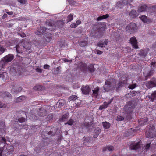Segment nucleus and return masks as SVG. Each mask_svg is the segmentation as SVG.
Returning <instances> with one entry per match:
<instances>
[{"label":"nucleus","instance_id":"43","mask_svg":"<svg viewBox=\"0 0 156 156\" xmlns=\"http://www.w3.org/2000/svg\"><path fill=\"white\" fill-rule=\"evenodd\" d=\"M74 122V121L72 119H70L67 123H65V125L68 124L69 125H72Z\"/></svg>","mask_w":156,"mask_h":156},{"label":"nucleus","instance_id":"27","mask_svg":"<svg viewBox=\"0 0 156 156\" xmlns=\"http://www.w3.org/2000/svg\"><path fill=\"white\" fill-rule=\"evenodd\" d=\"M100 129L99 128H97L94 131V137L96 138L100 133Z\"/></svg>","mask_w":156,"mask_h":156},{"label":"nucleus","instance_id":"22","mask_svg":"<svg viewBox=\"0 0 156 156\" xmlns=\"http://www.w3.org/2000/svg\"><path fill=\"white\" fill-rule=\"evenodd\" d=\"M99 90V89L98 87L94 88V89L92 90V96H95V97H96L98 96Z\"/></svg>","mask_w":156,"mask_h":156},{"label":"nucleus","instance_id":"3","mask_svg":"<svg viewBox=\"0 0 156 156\" xmlns=\"http://www.w3.org/2000/svg\"><path fill=\"white\" fill-rule=\"evenodd\" d=\"M140 142L137 143L133 142L130 144V148L131 150H136L138 152L144 151V152L148 151L150 147V143H148L144 145L141 148L140 147Z\"/></svg>","mask_w":156,"mask_h":156},{"label":"nucleus","instance_id":"12","mask_svg":"<svg viewBox=\"0 0 156 156\" xmlns=\"http://www.w3.org/2000/svg\"><path fill=\"white\" fill-rule=\"evenodd\" d=\"M130 41L134 48L135 49L138 48L137 40L135 37H133L130 38Z\"/></svg>","mask_w":156,"mask_h":156},{"label":"nucleus","instance_id":"19","mask_svg":"<svg viewBox=\"0 0 156 156\" xmlns=\"http://www.w3.org/2000/svg\"><path fill=\"white\" fill-rule=\"evenodd\" d=\"M148 97L152 101H153L154 100H156V90L152 93L151 95H149Z\"/></svg>","mask_w":156,"mask_h":156},{"label":"nucleus","instance_id":"47","mask_svg":"<svg viewBox=\"0 0 156 156\" xmlns=\"http://www.w3.org/2000/svg\"><path fill=\"white\" fill-rule=\"evenodd\" d=\"M18 120L19 122L22 123L25 121V119L23 117H21L19 118Z\"/></svg>","mask_w":156,"mask_h":156},{"label":"nucleus","instance_id":"45","mask_svg":"<svg viewBox=\"0 0 156 156\" xmlns=\"http://www.w3.org/2000/svg\"><path fill=\"white\" fill-rule=\"evenodd\" d=\"M55 132L56 130H54L53 131L50 130V131L48 132L47 134L49 135L52 136L55 134Z\"/></svg>","mask_w":156,"mask_h":156},{"label":"nucleus","instance_id":"40","mask_svg":"<svg viewBox=\"0 0 156 156\" xmlns=\"http://www.w3.org/2000/svg\"><path fill=\"white\" fill-rule=\"evenodd\" d=\"M121 80L122 81H120L119 83L118 84L119 87L120 86H122V84H124L126 83L127 80L126 79H125V80H123L122 78Z\"/></svg>","mask_w":156,"mask_h":156},{"label":"nucleus","instance_id":"2","mask_svg":"<svg viewBox=\"0 0 156 156\" xmlns=\"http://www.w3.org/2000/svg\"><path fill=\"white\" fill-rule=\"evenodd\" d=\"M31 48V44L30 43L23 41L16 46V50L17 53H22L25 52L27 54L29 53L30 52Z\"/></svg>","mask_w":156,"mask_h":156},{"label":"nucleus","instance_id":"7","mask_svg":"<svg viewBox=\"0 0 156 156\" xmlns=\"http://www.w3.org/2000/svg\"><path fill=\"white\" fill-rule=\"evenodd\" d=\"M136 26L134 23H132L127 26L126 30V31L129 33L133 32L136 30Z\"/></svg>","mask_w":156,"mask_h":156},{"label":"nucleus","instance_id":"39","mask_svg":"<svg viewBox=\"0 0 156 156\" xmlns=\"http://www.w3.org/2000/svg\"><path fill=\"white\" fill-rule=\"evenodd\" d=\"M90 123L86 122H84L82 125V127L83 128H88L90 126Z\"/></svg>","mask_w":156,"mask_h":156},{"label":"nucleus","instance_id":"6","mask_svg":"<svg viewBox=\"0 0 156 156\" xmlns=\"http://www.w3.org/2000/svg\"><path fill=\"white\" fill-rule=\"evenodd\" d=\"M14 58V56L12 54H9L2 59L1 61V63L2 64V66H3V64L4 65L5 64L8 63V62L11 61Z\"/></svg>","mask_w":156,"mask_h":156},{"label":"nucleus","instance_id":"20","mask_svg":"<svg viewBox=\"0 0 156 156\" xmlns=\"http://www.w3.org/2000/svg\"><path fill=\"white\" fill-rule=\"evenodd\" d=\"M47 114V112L45 110L41 109L38 113V115L40 117H44Z\"/></svg>","mask_w":156,"mask_h":156},{"label":"nucleus","instance_id":"10","mask_svg":"<svg viewBox=\"0 0 156 156\" xmlns=\"http://www.w3.org/2000/svg\"><path fill=\"white\" fill-rule=\"evenodd\" d=\"M46 25L51 28H49V30L51 31L54 30L55 28V22L52 20H50L46 21Z\"/></svg>","mask_w":156,"mask_h":156},{"label":"nucleus","instance_id":"63","mask_svg":"<svg viewBox=\"0 0 156 156\" xmlns=\"http://www.w3.org/2000/svg\"><path fill=\"white\" fill-rule=\"evenodd\" d=\"M156 63L155 62H152L151 63V65L153 66H155V65H156Z\"/></svg>","mask_w":156,"mask_h":156},{"label":"nucleus","instance_id":"54","mask_svg":"<svg viewBox=\"0 0 156 156\" xmlns=\"http://www.w3.org/2000/svg\"><path fill=\"white\" fill-rule=\"evenodd\" d=\"M4 94L6 96H7V97H10L11 96V94L9 93V92H4Z\"/></svg>","mask_w":156,"mask_h":156},{"label":"nucleus","instance_id":"58","mask_svg":"<svg viewBox=\"0 0 156 156\" xmlns=\"http://www.w3.org/2000/svg\"><path fill=\"white\" fill-rule=\"evenodd\" d=\"M96 53L100 55L102 53V52L101 51L98 50L96 51Z\"/></svg>","mask_w":156,"mask_h":156},{"label":"nucleus","instance_id":"60","mask_svg":"<svg viewBox=\"0 0 156 156\" xmlns=\"http://www.w3.org/2000/svg\"><path fill=\"white\" fill-rule=\"evenodd\" d=\"M7 16V14H4L3 16L2 17V19H5L6 18Z\"/></svg>","mask_w":156,"mask_h":156},{"label":"nucleus","instance_id":"11","mask_svg":"<svg viewBox=\"0 0 156 156\" xmlns=\"http://www.w3.org/2000/svg\"><path fill=\"white\" fill-rule=\"evenodd\" d=\"M136 132V130L133 128H131L128 130L125 134V136H129L132 137L134 134Z\"/></svg>","mask_w":156,"mask_h":156},{"label":"nucleus","instance_id":"42","mask_svg":"<svg viewBox=\"0 0 156 156\" xmlns=\"http://www.w3.org/2000/svg\"><path fill=\"white\" fill-rule=\"evenodd\" d=\"M7 74L5 72H4L0 74V78L2 77L3 79L7 78Z\"/></svg>","mask_w":156,"mask_h":156},{"label":"nucleus","instance_id":"53","mask_svg":"<svg viewBox=\"0 0 156 156\" xmlns=\"http://www.w3.org/2000/svg\"><path fill=\"white\" fill-rule=\"evenodd\" d=\"M36 71L38 73H41L42 72V69H41L39 68H37L36 69Z\"/></svg>","mask_w":156,"mask_h":156},{"label":"nucleus","instance_id":"1","mask_svg":"<svg viewBox=\"0 0 156 156\" xmlns=\"http://www.w3.org/2000/svg\"><path fill=\"white\" fill-rule=\"evenodd\" d=\"M2 140L5 144L3 147L0 148V156H7L12 154L14 151L13 147L6 143V140L4 137H2Z\"/></svg>","mask_w":156,"mask_h":156},{"label":"nucleus","instance_id":"17","mask_svg":"<svg viewBox=\"0 0 156 156\" xmlns=\"http://www.w3.org/2000/svg\"><path fill=\"white\" fill-rule=\"evenodd\" d=\"M69 113L68 112L65 114L59 119L60 122H62L67 121L69 117Z\"/></svg>","mask_w":156,"mask_h":156},{"label":"nucleus","instance_id":"16","mask_svg":"<svg viewBox=\"0 0 156 156\" xmlns=\"http://www.w3.org/2000/svg\"><path fill=\"white\" fill-rule=\"evenodd\" d=\"M148 121V119L147 117H144V118L140 119L139 120L138 122L140 126H143L146 124Z\"/></svg>","mask_w":156,"mask_h":156},{"label":"nucleus","instance_id":"51","mask_svg":"<svg viewBox=\"0 0 156 156\" xmlns=\"http://www.w3.org/2000/svg\"><path fill=\"white\" fill-rule=\"evenodd\" d=\"M17 1L21 4H24L26 3L27 0H17Z\"/></svg>","mask_w":156,"mask_h":156},{"label":"nucleus","instance_id":"37","mask_svg":"<svg viewBox=\"0 0 156 156\" xmlns=\"http://www.w3.org/2000/svg\"><path fill=\"white\" fill-rule=\"evenodd\" d=\"M103 127L106 129H108L109 128L110 126V124L108 122H105L102 123Z\"/></svg>","mask_w":156,"mask_h":156},{"label":"nucleus","instance_id":"52","mask_svg":"<svg viewBox=\"0 0 156 156\" xmlns=\"http://www.w3.org/2000/svg\"><path fill=\"white\" fill-rule=\"evenodd\" d=\"M135 87V85L132 84L129 85L128 87V88H129V89H134Z\"/></svg>","mask_w":156,"mask_h":156},{"label":"nucleus","instance_id":"18","mask_svg":"<svg viewBox=\"0 0 156 156\" xmlns=\"http://www.w3.org/2000/svg\"><path fill=\"white\" fill-rule=\"evenodd\" d=\"M43 145V142L41 143L39 145L37 146L35 149V151L37 153L40 152L41 151L42 148L44 147Z\"/></svg>","mask_w":156,"mask_h":156},{"label":"nucleus","instance_id":"46","mask_svg":"<svg viewBox=\"0 0 156 156\" xmlns=\"http://www.w3.org/2000/svg\"><path fill=\"white\" fill-rule=\"evenodd\" d=\"M53 118V115H49L46 118L47 121H50L52 120Z\"/></svg>","mask_w":156,"mask_h":156},{"label":"nucleus","instance_id":"57","mask_svg":"<svg viewBox=\"0 0 156 156\" xmlns=\"http://www.w3.org/2000/svg\"><path fill=\"white\" fill-rule=\"evenodd\" d=\"M76 85H73V87L75 88H77L80 87V85H78L77 83L76 84Z\"/></svg>","mask_w":156,"mask_h":156},{"label":"nucleus","instance_id":"15","mask_svg":"<svg viewBox=\"0 0 156 156\" xmlns=\"http://www.w3.org/2000/svg\"><path fill=\"white\" fill-rule=\"evenodd\" d=\"M113 100V98L111 99V100L108 102H104L103 104L100 106L99 109L101 110L103 109L107 108L108 105L111 103Z\"/></svg>","mask_w":156,"mask_h":156},{"label":"nucleus","instance_id":"56","mask_svg":"<svg viewBox=\"0 0 156 156\" xmlns=\"http://www.w3.org/2000/svg\"><path fill=\"white\" fill-rule=\"evenodd\" d=\"M50 67V66L49 65L47 64H45L44 66V68L45 69H48Z\"/></svg>","mask_w":156,"mask_h":156},{"label":"nucleus","instance_id":"64","mask_svg":"<svg viewBox=\"0 0 156 156\" xmlns=\"http://www.w3.org/2000/svg\"><path fill=\"white\" fill-rule=\"evenodd\" d=\"M90 71H91V72H93L94 71V67L93 66H92L91 68L90 69Z\"/></svg>","mask_w":156,"mask_h":156},{"label":"nucleus","instance_id":"31","mask_svg":"<svg viewBox=\"0 0 156 156\" xmlns=\"http://www.w3.org/2000/svg\"><path fill=\"white\" fill-rule=\"evenodd\" d=\"M107 41L105 40L103 43H101L100 42L98 43V46L101 48L105 47V45H107Z\"/></svg>","mask_w":156,"mask_h":156},{"label":"nucleus","instance_id":"33","mask_svg":"<svg viewBox=\"0 0 156 156\" xmlns=\"http://www.w3.org/2000/svg\"><path fill=\"white\" fill-rule=\"evenodd\" d=\"M109 16L108 14H106L105 15H103L102 16H100L99 17L97 18V20H102L103 19H105L108 17Z\"/></svg>","mask_w":156,"mask_h":156},{"label":"nucleus","instance_id":"62","mask_svg":"<svg viewBox=\"0 0 156 156\" xmlns=\"http://www.w3.org/2000/svg\"><path fill=\"white\" fill-rule=\"evenodd\" d=\"M63 59L64 61L65 62H71V60H69L68 59L66 58H64Z\"/></svg>","mask_w":156,"mask_h":156},{"label":"nucleus","instance_id":"29","mask_svg":"<svg viewBox=\"0 0 156 156\" xmlns=\"http://www.w3.org/2000/svg\"><path fill=\"white\" fill-rule=\"evenodd\" d=\"M146 137L149 138H152L154 136L153 133L149 131H146Z\"/></svg>","mask_w":156,"mask_h":156},{"label":"nucleus","instance_id":"13","mask_svg":"<svg viewBox=\"0 0 156 156\" xmlns=\"http://www.w3.org/2000/svg\"><path fill=\"white\" fill-rule=\"evenodd\" d=\"M132 0H122V2H118L117 3V6L119 8L122 7V6L124 5H126L127 4L131 2Z\"/></svg>","mask_w":156,"mask_h":156},{"label":"nucleus","instance_id":"4","mask_svg":"<svg viewBox=\"0 0 156 156\" xmlns=\"http://www.w3.org/2000/svg\"><path fill=\"white\" fill-rule=\"evenodd\" d=\"M124 109L125 110V115L124 114V117L120 115H118L116 119L117 121H122L124 120V117H125L127 119L130 118L131 112L133 111L132 108L129 106L127 105L124 106Z\"/></svg>","mask_w":156,"mask_h":156},{"label":"nucleus","instance_id":"59","mask_svg":"<svg viewBox=\"0 0 156 156\" xmlns=\"http://www.w3.org/2000/svg\"><path fill=\"white\" fill-rule=\"evenodd\" d=\"M6 13L9 15H12L13 14V12L12 11L7 12L6 11Z\"/></svg>","mask_w":156,"mask_h":156},{"label":"nucleus","instance_id":"35","mask_svg":"<svg viewBox=\"0 0 156 156\" xmlns=\"http://www.w3.org/2000/svg\"><path fill=\"white\" fill-rule=\"evenodd\" d=\"M25 98H26L25 96H21L17 98L16 102H21L25 100Z\"/></svg>","mask_w":156,"mask_h":156},{"label":"nucleus","instance_id":"36","mask_svg":"<svg viewBox=\"0 0 156 156\" xmlns=\"http://www.w3.org/2000/svg\"><path fill=\"white\" fill-rule=\"evenodd\" d=\"M147 50H142L140 53V55L142 57H145L147 54Z\"/></svg>","mask_w":156,"mask_h":156},{"label":"nucleus","instance_id":"28","mask_svg":"<svg viewBox=\"0 0 156 156\" xmlns=\"http://www.w3.org/2000/svg\"><path fill=\"white\" fill-rule=\"evenodd\" d=\"M65 101L64 100L61 99L59 100L57 102L56 105H58V107H60L61 106L64 105Z\"/></svg>","mask_w":156,"mask_h":156},{"label":"nucleus","instance_id":"21","mask_svg":"<svg viewBox=\"0 0 156 156\" xmlns=\"http://www.w3.org/2000/svg\"><path fill=\"white\" fill-rule=\"evenodd\" d=\"M87 38H85L79 42V45L81 47L86 46L87 44Z\"/></svg>","mask_w":156,"mask_h":156},{"label":"nucleus","instance_id":"9","mask_svg":"<svg viewBox=\"0 0 156 156\" xmlns=\"http://www.w3.org/2000/svg\"><path fill=\"white\" fill-rule=\"evenodd\" d=\"M46 30V28L45 27L43 26H40L37 29L35 34L36 35L41 37L43 34L45 32Z\"/></svg>","mask_w":156,"mask_h":156},{"label":"nucleus","instance_id":"26","mask_svg":"<svg viewBox=\"0 0 156 156\" xmlns=\"http://www.w3.org/2000/svg\"><path fill=\"white\" fill-rule=\"evenodd\" d=\"M22 90V88L21 87H19L17 88V89H15V88L13 87L12 89V92L14 93H18L20 92Z\"/></svg>","mask_w":156,"mask_h":156},{"label":"nucleus","instance_id":"41","mask_svg":"<svg viewBox=\"0 0 156 156\" xmlns=\"http://www.w3.org/2000/svg\"><path fill=\"white\" fill-rule=\"evenodd\" d=\"M73 19V15L70 14L69 15L67 16V23L70 22Z\"/></svg>","mask_w":156,"mask_h":156},{"label":"nucleus","instance_id":"30","mask_svg":"<svg viewBox=\"0 0 156 156\" xmlns=\"http://www.w3.org/2000/svg\"><path fill=\"white\" fill-rule=\"evenodd\" d=\"M45 37L47 38L46 39L47 42H49L51 40L52 38L51 33H49L48 34H45Z\"/></svg>","mask_w":156,"mask_h":156},{"label":"nucleus","instance_id":"50","mask_svg":"<svg viewBox=\"0 0 156 156\" xmlns=\"http://www.w3.org/2000/svg\"><path fill=\"white\" fill-rule=\"evenodd\" d=\"M6 104H4L2 102H0V108H4L6 107Z\"/></svg>","mask_w":156,"mask_h":156},{"label":"nucleus","instance_id":"49","mask_svg":"<svg viewBox=\"0 0 156 156\" xmlns=\"http://www.w3.org/2000/svg\"><path fill=\"white\" fill-rule=\"evenodd\" d=\"M19 35L21 36L22 37H26V34L23 32H21L18 33Z\"/></svg>","mask_w":156,"mask_h":156},{"label":"nucleus","instance_id":"24","mask_svg":"<svg viewBox=\"0 0 156 156\" xmlns=\"http://www.w3.org/2000/svg\"><path fill=\"white\" fill-rule=\"evenodd\" d=\"M147 6L146 5H141L138 8V11L139 12H141L145 11L147 9Z\"/></svg>","mask_w":156,"mask_h":156},{"label":"nucleus","instance_id":"32","mask_svg":"<svg viewBox=\"0 0 156 156\" xmlns=\"http://www.w3.org/2000/svg\"><path fill=\"white\" fill-rule=\"evenodd\" d=\"M141 20L144 22L147 23L148 21L147 17L145 15H142L140 17Z\"/></svg>","mask_w":156,"mask_h":156},{"label":"nucleus","instance_id":"55","mask_svg":"<svg viewBox=\"0 0 156 156\" xmlns=\"http://www.w3.org/2000/svg\"><path fill=\"white\" fill-rule=\"evenodd\" d=\"M152 48L154 51L156 50V42L155 44L153 45L152 47Z\"/></svg>","mask_w":156,"mask_h":156},{"label":"nucleus","instance_id":"8","mask_svg":"<svg viewBox=\"0 0 156 156\" xmlns=\"http://www.w3.org/2000/svg\"><path fill=\"white\" fill-rule=\"evenodd\" d=\"M145 85L148 88L156 86V79L153 78L151 81L147 82L146 83Z\"/></svg>","mask_w":156,"mask_h":156},{"label":"nucleus","instance_id":"25","mask_svg":"<svg viewBox=\"0 0 156 156\" xmlns=\"http://www.w3.org/2000/svg\"><path fill=\"white\" fill-rule=\"evenodd\" d=\"M129 15L131 18L135 17L136 16V12L135 10H132L130 12H129Z\"/></svg>","mask_w":156,"mask_h":156},{"label":"nucleus","instance_id":"48","mask_svg":"<svg viewBox=\"0 0 156 156\" xmlns=\"http://www.w3.org/2000/svg\"><path fill=\"white\" fill-rule=\"evenodd\" d=\"M5 50H6V49H5L2 46H0V52H1V53H0V55L4 53Z\"/></svg>","mask_w":156,"mask_h":156},{"label":"nucleus","instance_id":"5","mask_svg":"<svg viewBox=\"0 0 156 156\" xmlns=\"http://www.w3.org/2000/svg\"><path fill=\"white\" fill-rule=\"evenodd\" d=\"M116 82L115 80L114 79H109L106 80L105 81L104 89L106 91H108L109 90L113 89L115 87Z\"/></svg>","mask_w":156,"mask_h":156},{"label":"nucleus","instance_id":"61","mask_svg":"<svg viewBox=\"0 0 156 156\" xmlns=\"http://www.w3.org/2000/svg\"><path fill=\"white\" fill-rule=\"evenodd\" d=\"M130 95L132 96H133L135 95V94L136 93V92L134 91H133L131 93Z\"/></svg>","mask_w":156,"mask_h":156},{"label":"nucleus","instance_id":"23","mask_svg":"<svg viewBox=\"0 0 156 156\" xmlns=\"http://www.w3.org/2000/svg\"><path fill=\"white\" fill-rule=\"evenodd\" d=\"M81 23V21L80 20H78L76 23H73L70 25V27L72 28H75L77 26Z\"/></svg>","mask_w":156,"mask_h":156},{"label":"nucleus","instance_id":"38","mask_svg":"<svg viewBox=\"0 0 156 156\" xmlns=\"http://www.w3.org/2000/svg\"><path fill=\"white\" fill-rule=\"evenodd\" d=\"M77 98V97L75 95H72L70 96L69 99L68 100L69 101H74L75 100H76Z\"/></svg>","mask_w":156,"mask_h":156},{"label":"nucleus","instance_id":"44","mask_svg":"<svg viewBox=\"0 0 156 156\" xmlns=\"http://www.w3.org/2000/svg\"><path fill=\"white\" fill-rule=\"evenodd\" d=\"M153 73V71L151 70L148 73H147L146 75H145L144 74V76L145 77L147 78L148 77H149L152 75Z\"/></svg>","mask_w":156,"mask_h":156},{"label":"nucleus","instance_id":"34","mask_svg":"<svg viewBox=\"0 0 156 156\" xmlns=\"http://www.w3.org/2000/svg\"><path fill=\"white\" fill-rule=\"evenodd\" d=\"M113 149V147L112 146H108L107 147H104L103 149V151H105L107 150H108L109 151H112Z\"/></svg>","mask_w":156,"mask_h":156},{"label":"nucleus","instance_id":"14","mask_svg":"<svg viewBox=\"0 0 156 156\" xmlns=\"http://www.w3.org/2000/svg\"><path fill=\"white\" fill-rule=\"evenodd\" d=\"M81 90L84 94H87L90 91V89L88 85L83 86L82 87Z\"/></svg>","mask_w":156,"mask_h":156}]
</instances>
